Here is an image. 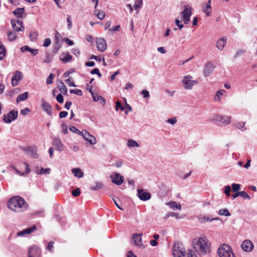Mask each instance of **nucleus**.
<instances>
[{
  "instance_id": "f257e3e1",
  "label": "nucleus",
  "mask_w": 257,
  "mask_h": 257,
  "mask_svg": "<svg viewBox=\"0 0 257 257\" xmlns=\"http://www.w3.org/2000/svg\"><path fill=\"white\" fill-rule=\"evenodd\" d=\"M211 244L205 237H199L194 239L193 246L194 251L199 255H205L211 252Z\"/></svg>"
},
{
  "instance_id": "f03ea898",
  "label": "nucleus",
  "mask_w": 257,
  "mask_h": 257,
  "mask_svg": "<svg viewBox=\"0 0 257 257\" xmlns=\"http://www.w3.org/2000/svg\"><path fill=\"white\" fill-rule=\"evenodd\" d=\"M9 209L15 212H22L27 210L28 204L25 200L19 196L11 198L8 202Z\"/></svg>"
},
{
  "instance_id": "7ed1b4c3",
  "label": "nucleus",
  "mask_w": 257,
  "mask_h": 257,
  "mask_svg": "<svg viewBox=\"0 0 257 257\" xmlns=\"http://www.w3.org/2000/svg\"><path fill=\"white\" fill-rule=\"evenodd\" d=\"M217 253L219 257H235L231 246L225 243L222 244L219 246Z\"/></svg>"
},
{
  "instance_id": "20e7f679",
  "label": "nucleus",
  "mask_w": 257,
  "mask_h": 257,
  "mask_svg": "<svg viewBox=\"0 0 257 257\" xmlns=\"http://www.w3.org/2000/svg\"><path fill=\"white\" fill-rule=\"evenodd\" d=\"M182 82L185 89L191 90L193 86L198 84L197 80L193 79V77L190 75L184 76L182 79Z\"/></svg>"
},
{
  "instance_id": "39448f33",
  "label": "nucleus",
  "mask_w": 257,
  "mask_h": 257,
  "mask_svg": "<svg viewBox=\"0 0 257 257\" xmlns=\"http://www.w3.org/2000/svg\"><path fill=\"white\" fill-rule=\"evenodd\" d=\"M185 249L181 242H176L173 246L172 254L174 257H184Z\"/></svg>"
},
{
  "instance_id": "423d86ee",
  "label": "nucleus",
  "mask_w": 257,
  "mask_h": 257,
  "mask_svg": "<svg viewBox=\"0 0 257 257\" xmlns=\"http://www.w3.org/2000/svg\"><path fill=\"white\" fill-rule=\"evenodd\" d=\"M192 14V8L189 5H185L183 11L181 15L182 16L183 21L185 24L187 25L190 21V17Z\"/></svg>"
},
{
  "instance_id": "0eeeda50",
  "label": "nucleus",
  "mask_w": 257,
  "mask_h": 257,
  "mask_svg": "<svg viewBox=\"0 0 257 257\" xmlns=\"http://www.w3.org/2000/svg\"><path fill=\"white\" fill-rule=\"evenodd\" d=\"M109 178L112 183L117 185H121L124 182V177L119 173L114 172L111 173Z\"/></svg>"
},
{
  "instance_id": "6e6552de",
  "label": "nucleus",
  "mask_w": 257,
  "mask_h": 257,
  "mask_svg": "<svg viewBox=\"0 0 257 257\" xmlns=\"http://www.w3.org/2000/svg\"><path fill=\"white\" fill-rule=\"evenodd\" d=\"M211 119L213 121L218 122L222 124L226 125L229 124L231 119V116H222L218 114H214Z\"/></svg>"
},
{
  "instance_id": "1a4fd4ad",
  "label": "nucleus",
  "mask_w": 257,
  "mask_h": 257,
  "mask_svg": "<svg viewBox=\"0 0 257 257\" xmlns=\"http://www.w3.org/2000/svg\"><path fill=\"white\" fill-rule=\"evenodd\" d=\"M22 150L27 155L33 158L37 159L39 157L37 149L35 146H30L27 148H23Z\"/></svg>"
},
{
  "instance_id": "9d476101",
  "label": "nucleus",
  "mask_w": 257,
  "mask_h": 257,
  "mask_svg": "<svg viewBox=\"0 0 257 257\" xmlns=\"http://www.w3.org/2000/svg\"><path fill=\"white\" fill-rule=\"evenodd\" d=\"M240 247L244 251L251 252L254 248V245L251 240L245 239L241 243Z\"/></svg>"
},
{
  "instance_id": "9b49d317",
  "label": "nucleus",
  "mask_w": 257,
  "mask_h": 257,
  "mask_svg": "<svg viewBox=\"0 0 257 257\" xmlns=\"http://www.w3.org/2000/svg\"><path fill=\"white\" fill-rule=\"evenodd\" d=\"M18 117V111L12 110L7 115L4 116L3 120L7 123H11L15 120Z\"/></svg>"
},
{
  "instance_id": "f8f14e48",
  "label": "nucleus",
  "mask_w": 257,
  "mask_h": 257,
  "mask_svg": "<svg viewBox=\"0 0 257 257\" xmlns=\"http://www.w3.org/2000/svg\"><path fill=\"white\" fill-rule=\"evenodd\" d=\"M82 137L86 141L88 142L91 145H94L96 144L97 141L96 138L92 135H90L86 130H83Z\"/></svg>"
},
{
  "instance_id": "ddd939ff",
  "label": "nucleus",
  "mask_w": 257,
  "mask_h": 257,
  "mask_svg": "<svg viewBox=\"0 0 257 257\" xmlns=\"http://www.w3.org/2000/svg\"><path fill=\"white\" fill-rule=\"evenodd\" d=\"M143 236V233L134 234L133 235V238L135 244L140 248L144 249L145 247V246L143 243L142 237Z\"/></svg>"
},
{
  "instance_id": "4468645a",
  "label": "nucleus",
  "mask_w": 257,
  "mask_h": 257,
  "mask_svg": "<svg viewBox=\"0 0 257 257\" xmlns=\"http://www.w3.org/2000/svg\"><path fill=\"white\" fill-rule=\"evenodd\" d=\"M96 43L97 49L100 52H104L107 48V44L105 40L102 38H96Z\"/></svg>"
},
{
  "instance_id": "2eb2a0df",
  "label": "nucleus",
  "mask_w": 257,
  "mask_h": 257,
  "mask_svg": "<svg viewBox=\"0 0 257 257\" xmlns=\"http://www.w3.org/2000/svg\"><path fill=\"white\" fill-rule=\"evenodd\" d=\"M12 26L13 29L17 31H23L24 30V27L23 26L22 22L20 21L18 19H13L11 21Z\"/></svg>"
},
{
  "instance_id": "dca6fc26",
  "label": "nucleus",
  "mask_w": 257,
  "mask_h": 257,
  "mask_svg": "<svg viewBox=\"0 0 257 257\" xmlns=\"http://www.w3.org/2000/svg\"><path fill=\"white\" fill-rule=\"evenodd\" d=\"M41 251L37 246H32L29 249L28 257H41Z\"/></svg>"
},
{
  "instance_id": "f3484780",
  "label": "nucleus",
  "mask_w": 257,
  "mask_h": 257,
  "mask_svg": "<svg viewBox=\"0 0 257 257\" xmlns=\"http://www.w3.org/2000/svg\"><path fill=\"white\" fill-rule=\"evenodd\" d=\"M52 144L59 152H62L64 150V146L62 143L61 140L58 138H52Z\"/></svg>"
},
{
  "instance_id": "a211bd4d",
  "label": "nucleus",
  "mask_w": 257,
  "mask_h": 257,
  "mask_svg": "<svg viewBox=\"0 0 257 257\" xmlns=\"http://www.w3.org/2000/svg\"><path fill=\"white\" fill-rule=\"evenodd\" d=\"M137 196L142 201L149 200L151 197V195L150 193L146 192L144 190L142 189L137 190Z\"/></svg>"
},
{
  "instance_id": "6ab92c4d",
  "label": "nucleus",
  "mask_w": 257,
  "mask_h": 257,
  "mask_svg": "<svg viewBox=\"0 0 257 257\" xmlns=\"http://www.w3.org/2000/svg\"><path fill=\"white\" fill-rule=\"evenodd\" d=\"M23 78V74L19 71H16L12 78V84L13 86H16L19 84L20 81Z\"/></svg>"
},
{
  "instance_id": "aec40b11",
  "label": "nucleus",
  "mask_w": 257,
  "mask_h": 257,
  "mask_svg": "<svg viewBox=\"0 0 257 257\" xmlns=\"http://www.w3.org/2000/svg\"><path fill=\"white\" fill-rule=\"evenodd\" d=\"M215 68L214 64L211 62H208L205 64L203 69V75L205 77H208L213 71Z\"/></svg>"
},
{
  "instance_id": "412c9836",
  "label": "nucleus",
  "mask_w": 257,
  "mask_h": 257,
  "mask_svg": "<svg viewBox=\"0 0 257 257\" xmlns=\"http://www.w3.org/2000/svg\"><path fill=\"white\" fill-rule=\"evenodd\" d=\"M41 106L44 111H45L49 116H51L52 107L51 105L44 100H42Z\"/></svg>"
},
{
  "instance_id": "4be33fe9",
  "label": "nucleus",
  "mask_w": 257,
  "mask_h": 257,
  "mask_svg": "<svg viewBox=\"0 0 257 257\" xmlns=\"http://www.w3.org/2000/svg\"><path fill=\"white\" fill-rule=\"evenodd\" d=\"M211 1L208 0L207 4L203 5L202 7V11L206 15L207 17L210 16L212 12V7L211 6Z\"/></svg>"
},
{
  "instance_id": "5701e85b",
  "label": "nucleus",
  "mask_w": 257,
  "mask_h": 257,
  "mask_svg": "<svg viewBox=\"0 0 257 257\" xmlns=\"http://www.w3.org/2000/svg\"><path fill=\"white\" fill-rule=\"evenodd\" d=\"M24 165L25 166V168H26V171H25V172H24L23 173L20 172L13 165H11V168L12 169H13L19 175L24 176V175L28 174L30 172V169L29 168V165L27 163H24Z\"/></svg>"
},
{
  "instance_id": "b1692460",
  "label": "nucleus",
  "mask_w": 257,
  "mask_h": 257,
  "mask_svg": "<svg viewBox=\"0 0 257 257\" xmlns=\"http://www.w3.org/2000/svg\"><path fill=\"white\" fill-rule=\"evenodd\" d=\"M226 42L227 40L226 37H222L217 40L216 42V47L219 50L222 51L225 46Z\"/></svg>"
},
{
  "instance_id": "393cba45",
  "label": "nucleus",
  "mask_w": 257,
  "mask_h": 257,
  "mask_svg": "<svg viewBox=\"0 0 257 257\" xmlns=\"http://www.w3.org/2000/svg\"><path fill=\"white\" fill-rule=\"evenodd\" d=\"M36 229L35 226H33L31 227L27 228L17 233L18 236H24L27 234H30Z\"/></svg>"
},
{
  "instance_id": "a878e982",
  "label": "nucleus",
  "mask_w": 257,
  "mask_h": 257,
  "mask_svg": "<svg viewBox=\"0 0 257 257\" xmlns=\"http://www.w3.org/2000/svg\"><path fill=\"white\" fill-rule=\"evenodd\" d=\"M21 51L22 52H25L28 51L31 53L33 55L35 56L38 53V49H34L30 48L28 46H25L21 48Z\"/></svg>"
},
{
  "instance_id": "bb28decb",
  "label": "nucleus",
  "mask_w": 257,
  "mask_h": 257,
  "mask_svg": "<svg viewBox=\"0 0 257 257\" xmlns=\"http://www.w3.org/2000/svg\"><path fill=\"white\" fill-rule=\"evenodd\" d=\"M72 58V57L68 53H62L60 56V60L65 63L69 62Z\"/></svg>"
},
{
  "instance_id": "cd10ccee",
  "label": "nucleus",
  "mask_w": 257,
  "mask_h": 257,
  "mask_svg": "<svg viewBox=\"0 0 257 257\" xmlns=\"http://www.w3.org/2000/svg\"><path fill=\"white\" fill-rule=\"evenodd\" d=\"M166 204L169 206L173 210H175L176 209L181 210V205L180 203H178L175 201H170L168 203H167Z\"/></svg>"
},
{
  "instance_id": "c85d7f7f",
  "label": "nucleus",
  "mask_w": 257,
  "mask_h": 257,
  "mask_svg": "<svg viewBox=\"0 0 257 257\" xmlns=\"http://www.w3.org/2000/svg\"><path fill=\"white\" fill-rule=\"evenodd\" d=\"M225 92V91L223 89H220L218 91H217L216 92L215 95L214 97V100L217 102L220 101L221 98L223 96Z\"/></svg>"
},
{
  "instance_id": "c756f323",
  "label": "nucleus",
  "mask_w": 257,
  "mask_h": 257,
  "mask_svg": "<svg viewBox=\"0 0 257 257\" xmlns=\"http://www.w3.org/2000/svg\"><path fill=\"white\" fill-rule=\"evenodd\" d=\"M72 173L74 176L79 178L83 177L84 173L83 171L79 168H73L71 170Z\"/></svg>"
},
{
  "instance_id": "7c9ffc66",
  "label": "nucleus",
  "mask_w": 257,
  "mask_h": 257,
  "mask_svg": "<svg viewBox=\"0 0 257 257\" xmlns=\"http://www.w3.org/2000/svg\"><path fill=\"white\" fill-rule=\"evenodd\" d=\"M61 38V34L59 32H57L55 35V43L57 46V51L61 47V44L60 42Z\"/></svg>"
},
{
  "instance_id": "2f4dec72",
  "label": "nucleus",
  "mask_w": 257,
  "mask_h": 257,
  "mask_svg": "<svg viewBox=\"0 0 257 257\" xmlns=\"http://www.w3.org/2000/svg\"><path fill=\"white\" fill-rule=\"evenodd\" d=\"M143 0H136L134 5V8L137 11V13H138L140 10L143 6Z\"/></svg>"
},
{
  "instance_id": "473e14b6",
  "label": "nucleus",
  "mask_w": 257,
  "mask_h": 257,
  "mask_svg": "<svg viewBox=\"0 0 257 257\" xmlns=\"http://www.w3.org/2000/svg\"><path fill=\"white\" fill-rule=\"evenodd\" d=\"M28 97V92H25L23 94L19 95L17 98V102L18 103L22 101L26 100Z\"/></svg>"
},
{
  "instance_id": "72a5a7b5",
  "label": "nucleus",
  "mask_w": 257,
  "mask_h": 257,
  "mask_svg": "<svg viewBox=\"0 0 257 257\" xmlns=\"http://www.w3.org/2000/svg\"><path fill=\"white\" fill-rule=\"evenodd\" d=\"M127 146L129 148L139 147V144L134 140L129 139L127 142Z\"/></svg>"
},
{
  "instance_id": "f704fd0d",
  "label": "nucleus",
  "mask_w": 257,
  "mask_h": 257,
  "mask_svg": "<svg viewBox=\"0 0 257 257\" xmlns=\"http://www.w3.org/2000/svg\"><path fill=\"white\" fill-rule=\"evenodd\" d=\"M7 36L10 41H13L16 40L18 38V36L16 32L11 31L8 32Z\"/></svg>"
},
{
  "instance_id": "c9c22d12",
  "label": "nucleus",
  "mask_w": 257,
  "mask_h": 257,
  "mask_svg": "<svg viewBox=\"0 0 257 257\" xmlns=\"http://www.w3.org/2000/svg\"><path fill=\"white\" fill-rule=\"evenodd\" d=\"M6 50L4 45L0 42V60L4 59L6 56Z\"/></svg>"
},
{
  "instance_id": "e433bc0d",
  "label": "nucleus",
  "mask_w": 257,
  "mask_h": 257,
  "mask_svg": "<svg viewBox=\"0 0 257 257\" xmlns=\"http://www.w3.org/2000/svg\"><path fill=\"white\" fill-rule=\"evenodd\" d=\"M25 13L24 8H17L13 12V14L18 18L22 17V15Z\"/></svg>"
},
{
  "instance_id": "4c0bfd02",
  "label": "nucleus",
  "mask_w": 257,
  "mask_h": 257,
  "mask_svg": "<svg viewBox=\"0 0 257 257\" xmlns=\"http://www.w3.org/2000/svg\"><path fill=\"white\" fill-rule=\"evenodd\" d=\"M60 92L64 94H67V88L63 82H60L58 85Z\"/></svg>"
},
{
  "instance_id": "58836bf2",
  "label": "nucleus",
  "mask_w": 257,
  "mask_h": 257,
  "mask_svg": "<svg viewBox=\"0 0 257 257\" xmlns=\"http://www.w3.org/2000/svg\"><path fill=\"white\" fill-rule=\"evenodd\" d=\"M50 169L49 168L44 169L42 167H41L38 168L36 170V172L38 174H49L50 173Z\"/></svg>"
},
{
  "instance_id": "ea45409f",
  "label": "nucleus",
  "mask_w": 257,
  "mask_h": 257,
  "mask_svg": "<svg viewBox=\"0 0 257 257\" xmlns=\"http://www.w3.org/2000/svg\"><path fill=\"white\" fill-rule=\"evenodd\" d=\"M103 184L100 182H96L95 184L90 187L92 190H98L103 187Z\"/></svg>"
},
{
  "instance_id": "a19ab883",
  "label": "nucleus",
  "mask_w": 257,
  "mask_h": 257,
  "mask_svg": "<svg viewBox=\"0 0 257 257\" xmlns=\"http://www.w3.org/2000/svg\"><path fill=\"white\" fill-rule=\"evenodd\" d=\"M94 15L100 20H103L105 18V13L103 11H99L96 10L94 11Z\"/></svg>"
},
{
  "instance_id": "79ce46f5",
  "label": "nucleus",
  "mask_w": 257,
  "mask_h": 257,
  "mask_svg": "<svg viewBox=\"0 0 257 257\" xmlns=\"http://www.w3.org/2000/svg\"><path fill=\"white\" fill-rule=\"evenodd\" d=\"M235 126L236 128H237L238 129L241 131H244L246 130L245 122H238L236 123Z\"/></svg>"
},
{
  "instance_id": "37998d69",
  "label": "nucleus",
  "mask_w": 257,
  "mask_h": 257,
  "mask_svg": "<svg viewBox=\"0 0 257 257\" xmlns=\"http://www.w3.org/2000/svg\"><path fill=\"white\" fill-rule=\"evenodd\" d=\"M90 93L92 95V96L93 97V100L94 101H98L100 100H104V97H102L101 95H99L96 94H94L92 90H90Z\"/></svg>"
},
{
  "instance_id": "c03bdc74",
  "label": "nucleus",
  "mask_w": 257,
  "mask_h": 257,
  "mask_svg": "<svg viewBox=\"0 0 257 257\" xmlns=\"http://www.w3.org/2000/svg\"><path fill=\"white\" fill-rule=\"evenodd\" d=\"M218 213L220 216H224L226 217L229 216L231 215L228 210L225 208L220 209Z\"/></svg>"
},
{
  "instance_id": "a18cd8bd",
  "label": "nucleus",
  "mask_w": 257,
  "mask_h": 257,
  "mask_svg": "<svg viewBox=\"0 0 257 257\" xmlns=\"http://www.w3.org/2000/svg\"><path fill=\"white\" fill-rule=\"evenodd\" d=\"M30 40L32 42H35L38 39V34L35 32H32L29 34Z\"/></svg>"
},
{
  "instance_id": "49530a36",
  "label": "nucleus",
  "mask_w": 257,
  "mask_h": 257,
  "mask_svg": "<svg viewBox=\"0 0 257 257\" xmlns=\"http://www.w3.org/2000/svg\"><path fill=\"white\" fill-rule=\"evenodd\" d=\"M70 93L72 94H75L79 96L82 95V91L80 89H70Z\"/></svg>"
},
{
  "instance_id": "de8ad7c7",
  "label": "nucleus",
  "mask_w": 257,
  "mask_h": 257,
  "mask_svg": "<svg viewBox=\"0 0 257 257\" xmlns=\"http://www.w3.org/2000/svg\"><path fill=\"white\" fill-rule=\"evenodd\" d=\"M69 130L71 132H73V133H76V134H78L80 136H82V133H83V131H80L79 130H78L76 127L75 126H71L69 128Z\"/></svg>"
},
{
  "instance_id": "09e8293b",
  "label": "nucleus",
  "mask_w": 257,
  "mask_h": 257,
  "mask_svg": "<svg viewBox=\"0 0 257 257\" xmlns=\"http://www.w3.org/2000/svg\"><path fill=\"white\" fill-rule=\"evenodd\" d=\"M231 187L232 191L236 192L240 189V185L239 184L232 183L231 184Z\"/></svg>"
},
{
  "instance_id": "8fccbe9b",
  "label": "nucleus",
  "mask_w": 257,
  "mask_h": 257,
  "mask_svg": "<svg viewBox=\"0 0 257 257\" xmlns=\"http://www.w3.org/2000/svg\"><path fill=\"white\" fill-rule=\"evenodd\" d=\"M54 78V75L50 74L46 80V83L48 85L51 84L53 83V79Z\"/></svg>"
},
{
  "instance_id": "3c124183",
  "label": "nucleus",
  "mask_w": 257,
  "mask_h": 257,
  "mask_svg": "<svg viewBox=\"0 0 257 257\" xmlns=\"http://www.w3.org/2000/svg\"><path fill=\"white\" fill-rule=\"evenodd\" d=\"M124 109V107L121 104L119 101H116L115 105V110L118 111L120 110L121 111H123Z\"/></svg>"
},
{
  "instance_id": "603ef678",
  "label": "nucleus",
  "mask_w": 257,
  "mask_h": 257,
  "mask_svg": "<svg viewBox=\"0 0 257 257\" xmlns=\"http://www.w3.org/2000/svg\"><path fill=\"white\" fill-rule=\"evenodd\" d=\"M141 94L143 96L144 98L149 99L150 98L149 92V91H148L146 89L143 90L141 91Z\"/></svg>"
},
{
  "instance_id": "864d4df0",
  "label": "nucleus",
  "mask_w": 257,
  "mask_h": 257,
  "mask_svg": "<svg viewBox=\"0 0 257 257\" xmlns=\"http://www.w3.org/2000/svg\"><path fill=\"white\" fill-rule=\"evenodd\" d=\"M224 192L226 196H229L230 195L231 188L229 186H225L224 187Z\"/></svg>"
},
{
  "instance_id": "5fc2aeb1",
  "label": "nucleus",
  "mask_w": 257,
  "mask_h": 257,
  "mask_svg": "<svg viewBox=\"0 0 257 257\" xmlns=\"http://www.w3.org/2000/svg\"><path fill=\"white\" fill-rule=\"evenodd\" d=\"M62 133L66 134L68 133L67 125L66 123H63L61 125Z\"/></svg>"
},
{
  "instance_id": "6e6d98bb",
  "label": "nucleus",
  "mask_w": 257,
  "mask_h": 257,
  "mask_svg": "<svg viewBox=\"0 0 257 257\" xmlns=\"http://www.w3.org/2000/svg\"><path fill=\"white\" fill-rule=\"evenodd\" d=\"M239 195L245 199H250L249 196L244 191L238 192Z\"/></svg>"
},
{
  "instance_id": "4d7b16f0",
  "label": "nucleus",
  "mask_w": 257,
  "mask_h": 257,
  "mask_svg": "<svg viewBox=\"0 0 257 257\" xmlns=\"http://www.w3.org/2000/svg\"><path fill=\"white\" fill-rule=\"evenodd\" d=\"M91 74H97L98 77L100 78L102 76L101 74L99 72V70L98 68H94L90 72Z\"/></svg>"
},
{
  "instance_id": "13d9d810",
  "label": "nucleus",
  "mask_w": 257,
  "mask_h": 257,
  "mask_svg": "<svg viewBox=\"0 0 257 257\" xmlns=\"http://www.w3.org/2000/svg\"><path fill=\"white\" fill-rule=\"evenodd\" d=\"M72 195L74 197L78 196L80 194V189L79 188H77L76 189L73 190L72 191Z\"/></svg>"
},
{
  "instance_id": "bf43d9fd",
  "label": "nucleus",
  "mask_w": 257,
  "mask_h": 257,
  "mask_svg": "<svg viewBox=\"0 0 257 257\" xmlns=\"http://www.w3.org/2000/svg\"><path fill=\"white\" fill-rule=\"evenodd\" d=\"M177 121V118L175 117H171L170 118L166 120V122L170 123L172 125L175 124Z\"/></svg>"
},
{
  "instance_id": "052dcab7",
  "label": "nucleus",
  "mask_w": 257,
  "mask_h": 257,
  "mask_svg": "<svg viewBox=\"0 0 257 257\" xmlns=\"http://www.w3.org/2000/svg\"><path fill=\"white\" fill-rule=\"evenodd\" d=\"M51 40L50 38H47L44 40L43 46L44 47H47L51 45Z\"/></svg>"
},
{
  "instance_id": "680f3d73",
  "label": "nucleus",
  "mask_w": 257,
  "mask_h": 257,
  "mask_svg": "<svg viewBox=\"0 0 257 257\" xmlns=\"http://www.w3.org/2000/svg\"><path fill=\"white\" fill-rule=\"evenodd\" d=\"M72 53L76 57H79L80 54V52L78 48H75L72 50Z\"/></svg>"
},
{
  "instance_id": "e2e57ef3",
  "label": "nucleus",
  "mask_w": 257,
  "mask_h": 257,
  "mask_svg": "<svg viewBox=\"0 0 257 257\" xmlns=\"http://www.w3.org/2000/svg\"><path fill=\"white\" fill-rule=\"evenodd\" d=\"M187 257H197L195 253L192 249L188 250Z\"/></svg>"
},
{
  "instance_id": "0e129e2a",
  "label": "nucleus",
  "mask_w": 257,
  "mask_h": 257,
  "mask_svg": "<svg viewBox=\"0 0 257 257\" xmlns=\"http://www.w3.org/2000/svg\"><path fill=\"white\" fill-rule=\"evenodd\" d=\"M30 112V109L29 108H25L21 110V114L23 115H26L28 114L29 112Z\"/></svg>"
},
{
  "instance_id": "69168bd1",
  "label": "nucleus",
  "mask_w": 257,
  "mask_h": 257,
  "mask_svg": "<svg viewBox=\"0 0 257 257\" xmlns=\"http://www.w3.org/2000/svg\"><path fill=\"white\" fill-rule=\"evenodd\" d=\"M57 101L60 103H62L64 101L63 96L61 94H59L56 97Z\"/></svg>"
},
{
  "instance_id": "338daca9",
  "label": "nucleus",
  "mask_w": 257,
  "mask_h": 257,
  "mask_svg": "<svg viewBox=\"0 0 257 257\" xmlns=\"http://www.w3.org/2000/svg\"><path fill=\"white\" fill-rule=\"evenodd\" d=\"M65 82L68 84L69 86L71 87H76L75 83L71 81L70 78H68V79L65 80Z\"/></svg>"
},
{
  "instance_id": "774afa93",
  "label": "nucleus",
  "mask_w": 257,
  "mask_h": 257,
  "mask_svg": "<svg viewBox=\"0 0 257 257\" xmlns=\"http://www.w3.org/2000/svg\"><path fill=\"white\" fill-rule=\"evenodd\" d=\"M133 88H134L133 84L130 82H128L125 84V86L124 87V89L126 90H131V89H133Z\"/></svg>"
}]
</instances>
